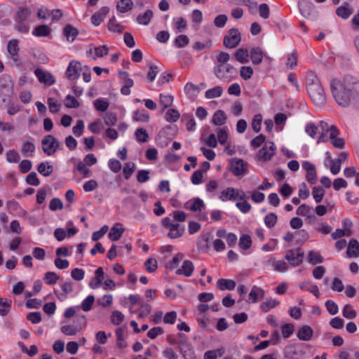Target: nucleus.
<instances>
[{
    "label": "nucleus",
    "instance_id": "nucleus-1",
    "mask_svg": "<svg viewBox=\"0 0 359 359\" xmlns=\"http://www.w3.org/2000/svg\"><path fill=\"white\" fill-rule=\"evenodd\" d=\"M330 86L336 102L342 107H347L359 91V80L346 75L341 79H333Z\"/></svg>",
    "mask_w": 359,
    "mask_h": 359
},
{
    "label": "nucleus",
    "instance_id": "nucleus-2",
    "mask_svg": "<svg viewBox=\"0 0 359 359\" xmlns=\"http://www.w3.org/2000/svg\"><path fill=\"white\" fill-rule=\"evenodd\" d=\"M305 132L313 139L318 137V143L330 142L337 149H342L344 147V141L339 137V131L337 126L325 121H320L317 123H308L305 127Z\"/></svg>",
    "mask_w": 359,
    "mask_h": 359
},
{
    "label": "nucleus",
    "instance_id": "nucleus-3",
    "mask_svg": "<svg viewBox=\"0 0 359 359\" xmlns=\"http://www.w3.org/2000/svg\"><path fill=\"white\" fill-rule=\"evenodd\" d=\"M216 77L224 83H229L235 79V69L230 65L219 64L214 67Z\"/></svg>",
    "mask_w": 359,
    "mask_h": 359
},
{
    "label": "nucleus",
    "instance_id": "nucleus-4",
    "mask_svg": "<svg viewBox=\"0 0 359 359\" xmlns=\"http://www.w3.org/2000/svg\"><path fill=\"white\" fill-rule=\"evenodd\" d=\"M307 90L313 100L317 106L322 105L325 101V93L324 88L319 83H313L307 87Z\"/></svg>",
    "mask_w": 359,
    "mask_h": 359
},
{
    "label": "nucleus",
    "instance_id": "nucleus-5",
    "mask_svg": "<svg viewBox=\"0 0 359 359\" xmlns=\"http://www.w3.org/2000/svg\"><path fill=\"white\" fill-rule=\"evenodd\" d=\"M245 198L246 194L243 190L233 187L225 189L221 192L219 196V199L222 201H236L237 199L245 200Z\"/></svg>",
    "mask_w": 359,
    "mask_h": 359
},
{
    "label": "nucleus",
    "instance_id": "nucleus-6",
    "mask_svg": "<svg viewBox=\"0 0 359 359\" xmlns=\"http://www.w3.org/2000/svg\"><path fill=\"white\" fill-rule=\"evenodd\" d=\"M19 40L16 39H10L7 43V52L10 60L12 61L14 65L18 66L20 65L19 52Z\"/></svg>",
    "mask_w": 359,
    "mask_h": 359
},
{
    "label": "nucleus",
    "instance_id": "nucleus-7",
    "mask_svg": "<svg viewBox=\"0 0 359 359\" xmlns=\"http://www.w3.org/2000/svg\"><path fill=\"white\" fill-rule=\"evenodd\" d=\"M229 168L235 176H243L247 173L248 163L242 158H231Z\"/></svg>",
    "mask_w": 359,
    "mask_h": 359
},
{
    "label": "nucleus",
    "instance_id": "nucleus-8",
    "mask_svg": "<svg viewBox=\"0 0 359 359\" xmlns=\"http://www.w3.org/2000/svg\"><path fill=\"white\" fill-rule=\"evenodd\" d=\"M241 35L238 29H229L224 38V45L228 48L236 47L241 42Z\"/></svg>",
    "mask_w": 359,
    "mask_h": 359
},
{
    "label": "nucleus",
    "instance_id": "nucleus-9",
    "mask_svg": "<svg viewBox=\"0 0 359 359\" xmlns=\"http://www.w3.org/2000/svg\"><path fill=\"white\" fill-rule=\"evenodd\" d=\"M13 93V83L8 77L0 79V97L4 102L9 98Z\"/></svg>",
    "mask_w": 359,
    "mask_h": 359
},
{
    "label": "nucleus",
    "instance_id": "nucleus-10",
    "mask_svg": "<svg viewBox=\"0 0 359 359\" xmlns=\"http://www.w3.org/2000/svg\"><path fill=\"white\" fill-rule=\"evenodd\" d=\"M59 147V142L53 135H47L42 140L43 150L48 156L53 155Z\"/></svg>",
    "mask_w": 359,
    "mask_h": 359
},
{
    "label": "nucleus",
    "instance_id": "nucleus-11",
    "mask_svg": "<svg viewBox=\"0 0 359 359\" xmlns=\"http://www.w3.org/2000/svg\"><path fill=\"white\" fill-rule=\"evenodd\" d=\"M304 252L300 249H292L287 251L285 258L292 266H297L303 262Z\"/></svg>",
    "mask_w": 359,
    "mask_h": 359
},
{
    "label": "nucleus",
    "instance_id": "nucleus-12",
    "mask_svg": "<svg viewBox=\"0 0 359 359\" xmlns=\"http://www.w3.org/2000/svg\"><path fill=\"white\" fill-rule=\"evenodd\" d=\"M82 70L81 64L76 60H72L67 69L66 75L72 81H76Z\"/></svg>",
    "mask_w": 359,
    "mask_h": 359
},
{
    "label": "nucleus",
    "instance_id": "nucleus-13",
    "mask_svg": "<svg viewBox=\"0 0 359 359\" xmlns=\"http://www.w3.org/2000/svg\"><path fill=\"white\" fill-rule=\"evenodd\" d=\"M60 287L62 292L55 290V294L60 302L65 301L68 295L74 291L73 283L71 280L61 281Z\"/></svg>",
    "mask_w": 359,
    "mask_h": 359
},
{
    "label": "nucleus",
    "instance_id": "nucleus-14",
    "mask_svg": "<svg viewBox=\"0 0 359 359\" xmlns=\"http://www.w3.org/2000/svg\"><path fill=\"white\" fill-rule=\"evenodd\" d=\"M34 74L40 83L46 86H51L55 83V80L53 74L48 72L37 68L34 71Z\"/></svg>",
    "mask_w": 359,
    "mask_h": 359
},
{
    "label": "nucleus",
    "instance_id": "nucleus-15",
    "mask_svg": "<svg viewBox=\"0 0 359 359\" xmlns=\"http://www.w3.org/2000/svg\"><path fill=\"white\" fill-rule=\"evenodd\" d=\"M184 207L185 209L192 212H201L205 209V204L201 198H195L186 202Z\"/></svg>",
    "mask_w": 359,
    "mask_h": 359
},
{
    "label": "nucleus",
    "instance_id": "nucleus-16",
    "mask_svg": "<svg viewBox=\"0 0 359 359\" xmlns=\"http://www.w3.org/2000/svg\"><path fill=\"white\" fill-rule=\"evenodd\" d=\"M109 8L107 6L102 7L97 12L91 17V23L95 26H99L109 13Z\"/></svg>",
    "mask_w": 359,
    "mask_h": 359
},
{
    "label": "nucleus",
    "instance_id": "nucleus-17",
    "mask_svg": "<svg viewBox=\"0 0 359 359\" xmlns=\"http://www.w3.org/2000/svg\"><path fill=\"white\" fill-rule=\"evenodd\" d=\"M264 290L256 285L252 286L249 294L248 302L255 304L257 302L259 298H263L264 297Z\"/></svg>",
    "mask_w": 359,
    "mask_h": 359
},
{
    "label": "nucleus",
    "instance_id": "nucleus-18",
    "mask_svg": "<svg viewBox=\"0 0 359 359\" xmlns=\"http://www.w3.org/2000/svg\"><path fill=\"white\" fill-rule=\"evenodd\" d=\"M134 2L133 0H118L116 8L118 13L123 14L133 10Z\"/></svg>",
    "mask_w": 359,
    "mask_h": 359
},
{
    "label": "nucleus",
    "instance_id": "nucleus-19",
    "mask_svg": "<svg viewBox=\"0 0 359 359\" xmlns=\"http://www.w3.org/2000/svg\"><path fill=\"white\" fill-rule=\"evenodd\" d=\"M201 88L192 83H187L184 86V93L191 100H194L198 95Z\"/></svg>",
    "mask_w": 359,
    "mask_h": 359
},
{
    "label": "nucleus",
    "instance_id": "nucleus-20",
    "mask_svg": "<svg viewBox=\"0 0 359 359\" xmlns=\"http://www.w3.org/2000/svg\"><path fill=\"white\" fill-rule=\"evenodd\" d=\"M276 146L272 142H266L259 151L258 157H273L275 155Z\"/></svg>",
    "mask_w": 359,
    "mask_h": 359
},
{
    "label": "nucleus",
    "instance_id": "nucleus-21",
    "mask_svg": "<svg viewBox=\"0 0 359 359\" xmlns=\"http://www.w3.org/2000/svg\"><path fill=\"white\" fill-rule=\"evenodd\" d=\"M194 269V266L193 262L190 260H185L183 262L182 267L176 271V274H183L186 277H189L191 276Z\"/></svg>",
    "mask_w": 359,
    "mask_h": 359
},
{
    "label": "nucleus",
    "instance_id": "nucleus-22",
    "mask_svg": "<svg viewBox=\"0 0 359 359\" xmlns=\"http://www.w3.org/2000/svg\"><path fill=\"white\" fill-rule=\"evenodd\" d=\"M104 271L102 267H99L95 271V277L89 283L90 287L92 289H96L100 286L104 279Z\"/></svg>",
    "mask_w": 359,
    "mask_h": 359
},
{
    "label": "nucleus",
    "instance_id": "nucleus-23",
    "mask_svg": "<svg viewBox=\"0 0 359 359\" xmlns=\"http://www.w3.org/2000/svg\"><path fill=\"white\" fill-rule=\"evenodd\" d=\"M313 331L309 325L302 326L297 332V337L302 341H309L312 338Z\"/></svg>",
    "mask_w": 359,
    "mask_h": 359
},
{
    "label": "nucleus",
    "instance_id": "nucleus-24",
    "mask_svg": "<svg viewBox=\"0 0 359 359\" xmlns=\"http://www.w3.org/2000/svg\"><path fill=\"white\" fill-rule=\"evenodd\" d=\"M184 226L180 224L175 223L169 229V232L168 233V237L170 238H177L182 236L184 232Z\"/></svg>",
    "mask_w": 359,
    "mask_h": 359
},
{
    "label": "nucleus",
    "instance_id": "nucleus-25",
    "mask_svg": "<svg viewBox=\"0 0 359 359\" xmlns=\"http://www.w3.org/2000/svg\"><path fill=\"white\" fill-rule=\"evenodd\" d=\"M346 254L350 257H359V243L357 240L354 238L350 240Z\"/></svg>",
    "mask_w": 359,
    "mask_h": 359
},
{
    "label": "nucleus",
    "instance_id": "nucleus-26",
    "mask_svg": "<svg viewBox=\"0 0 359 359\" xmlns=\"http://www.w3.org/2000/svg\"><path fill=\"white\" fill-rule=\"evenodd\" d=\"M236 287V282L231 279L220 278L217 282V287L220 290H233Z\"/></svg>",
    "mask_w": 359,
    "mask_h": 359
},
{
    "label": "nucleus",
    "instance_id": "nucleus-27",
    "mask_svg": "<svg viewBox=\"0 0 359 359\" xmlns=\"http://www.w3.org/2000/svg\"><path fill=\"white\" fill-rule=\"evenodd\" d=\"M153 11L150 9L147 10L143 13H140L137 17V22L139 25L147 26L149 24L153 18Z\"/></svg>",
    "mask_w": 359,
    "mask_h": 359
},
{
    "label": "nucleus",
    "instance_id": "nucleus-28",
    "mask_svg": "<svg viewBox=\"0 0 359 359\" xmlns=\"http://www.w3.org/2000/svg\"><path fill=\"white\" fill-rule=\"evenodd\" d=\"M174 101V97L169 93L159 94V103L163 107L162 111L172 106Z\"/></svg>",
    "mask_w": 359,
    "mask_h": 359
},
{
    "label": "nucleus",
    "instance_id": "nucleus-29",
    "mask_svg": "<svg viewBox=\"0 0 359 359\" xmlns=\"http://www.w3.org/2000/svg\"><path fill=\"white\" fill-rule=\"evenodd\" d=\"M123 231L124 229L122 227V224L117 223L111 229L109 237L112 241H117L121 237Z\"/></svg>",
    "mask_w": 359,
    "mask_h": 359
},
{
    "label": "nucleus",
    "instance_id": "nucleus-30",
    "mask_svg": "<svg viewBox=\"0 0 359 359\" xmlns=\"http://www.w3.org/2000/svg\"><path fill=\"white\" fill-rule=\"evenodd\" d=\"M224 89L222 86H217L212 88L208 89L205 93V97L206 99L217 98L222 95Z\"/></svg>",
    "mask_w": 359,
    "mask_h": 359
},
{
    "label": "nucleus",
    "instance_id": "nucleus-31",
    "mask_svg": "<svg viewBox=\"0 0 359 359\" xmlns=\"http://www.w3.org/2000/svg\"><path fill=\"white\" fill-rule=\"evenodd\" d=\"M250 56L254 65H259L262 62L263 53L259 47L252 48L250 50Z\"/></svg>",
    "mask_w": 359,
    "mask_h": 359
},
{
    "label": "nucleus",
    "instance_id": "nucleus-32",
    "mask_svg": "<svg viewBox=\"0 0 359 359\" xmlns=\"http://www.w3.org/2000/svg\"><path fill=\"white\" fill-rule=\"evenodd\" d=\"M150 119L149 113L144 109H137L133 112V120L138 122L147 123Z\"/></svg>",
    "mask_w": 359,
    "mask_h": 359
},
{
    "label": "nucleus",
    "instance_id": "nucleus-33",
    "mask_svg": "<svg viewBox=\"0 0 359 359\" xmlns=\"http://www.w3.org/2000/svg\"><path fill=\"white\" fill-rule=\"evenodd\" d=\"M336 13L339 17L346 20L352 14V9L348 4L341 5L337 8Z\"/></svg>",
    "mask_w": 359,
    "mask_h": 359
},
{
    "label": "nucleus",
    "instance_id": "nucleus-34",
    "mask_svg": "<svg viewBox=\"0 0 359 359\" xmlns=\"http://www.w3.org/2000/svg\"><path fill=\"white\" fill-rule=\"evenodd\" d=\"M226 116L224 111L222 110H217L215 112L212 118V123L215 126H223L226 123Z\"/></svg>",
    "mask_w": 359,
    "mask_h": 359
},
{
    "label": "nucleus",
    "instance_id": "nucleus-35",
    "mask_svg": "<svg viewBox=\"0 0 359 359\" xmlns=\"http://www.w3.org/2000/svg\"><path fill=\"white\" fill-rule=\"evenodd\" d=\"M300 289L313 293L316 297H320L318 287L316 285L311 284L309 281H304L299 285Z\"/></svg>",
    "mask_w": 359,
    "mask_h": 359
},
{
    "label": "nucleus",
    "instance_id": "nucleus-36",
    "mask_svg": "<svg viewBox=\"0 0 359 359\" xmlns=\"http://www.w3.org/2000/svg\"><path fill=\"white\" fill-rule=\"evenodd\" d=\"M307 262L311 264L316 265L322 263L323 258L319 252L311 250L307 254Z\"/></svg>",
    "mask_w": 359,
    "mask_h": 359
},
{
    "label": "nucleus",
    "instance_id": "nucleus-37",
    "mask_svg": "<svg viewBox=\"0 0 359 359\" xmlns=\"http://www.w3.org/2000/svg\"><path fill=\"white\" fill-rule=\"evenodd\" d=\"M235 57L237 61L242 64L248 62L250 54L247 49L239 48L235 52Z\"/></svg>",
    "mask_w": 359,
    "mask_h": 359
},
{
    "label": "nucleus",
    "instance_id": "nucleus-38",
    "mask_svg": "<svg viewBox=\"0 0 359 359\" xmlns=\"http://www.w3.org/2000/svg\"><path fill=\"white\" fill-rule=\"evenodd\" d=\"M50 32L51 30L48 25H42L36 27L32 31V34L36 37L47 36Z\"/></svg>",
    "mask_w": 359,
    "mask_h": 359
},
{
    "label": "nucleus",
    "instance_id": "nucleus-39",
    "mask_svg": "<svg viewBox=\"0 0 359 359\" xmlns=\"http://www.w3.org/2000/svg\"><path fill=\"white\" fill-rule=\"evenodd\" d=\"M95 302V297L92 294L88 295L84 299L80 306H77V309H81L85 312H88L91 310L93 304Z\"/></svg>",
    "mask_w": 359,
    "mask_h": 359
},
{
    "label": "nucleus",
    "instance_id": "nucleus-40",
    "mask_svg": "<svg viewBox=\"0 0 359 359\" xmlns=\"http://www.w3.org/2000/svg\"><path fill=\"white\" fill-rule=\"evenodd\" d=\"M79 34L78 30L70 25L64 28V35L69 41H74Z\"/></svg>",
    "mask_w": 359,
    "mask_h": 359
},
{
    "label": "nucleus",
    "instance_id": "nucleus-41",
    "mask_svg": "<svg viewBox=\"0 0 359 359\" xmlns=\"http://www.w3.org/2000/svg\"><path fill=\"white\" fill-rule=\"evenodd\" d=\"M31 14V11L27 8H20L15 13V22L26 21Z\"/></svg>",
    "mask_w": 359,
    "mask_h": 359
},
{
    "label": "nucleus",
    "instance_id": "nucleus-42",
    "mask_svg": "<svg viewBox=\"0 0 359 359\" xmlns=\"http://www.w3.org/2000/svg\"><path fill=\"white\" fill-rule=\"evenodd\" d=\"M180 117V113L175 109H169L165 114V119L170 123L177 122Z\"/></svg>",
    "mask_w": 359,
    "mask_h": 359
},
{
    "label": "nucleus",
    "instance_id": "nucleus-43",
    "mask_svg": "<svg viewBox=\"0 0 359 359\" xmlns=\"http://www.w3.org/2000/svg\"><path fill=\"white\" fill-rule=\"evenodd\" d=\"M325 165L326 166L330 165V172L333 175H337L341 170V159L336 158L334 160L326 161Z\"/></svg>",
    "mask_w": 359,
    "mask_h": 359
},
{
    "label": "nucleus",
    "instance_id": "nucleus-44",
    "mask_svg": "<svg viewBox=\"0 0 359 359\" xmlns=\"http://www.w3.org/2000/svg\"><path fill=\"white\" fill-rule=\"evenodd\" d=\"M35 151V146L32 142H23L21 147V152L25 156H32Z\"/></svg>",
    "mask_w": 359,
    "mask_h": 359
},
{
    "label": "nucleus",
    "instance_id": "nucleus-45",
    "mask_svg": "<svg viewBox=\"0 0 359 359\" xmlns=\"http://www.w3.org/2000/svg\"><path fill=\"white\" fill-rule=\"evenodd\" d=\"M53 168L48 162H43L38 166V171L43 176H49L53 172Z\"/></svg>",
    "mask_w": 359,
    "mask_h": 359
},
{
    "label": "nucleus",
    "instance_id": "nucleus-46",
    "mask_svg": "<svg viewBox=\"0 0 359 359\" xmlns=\"http://www.w3.org/2000/svg\"><path fill=\"white\" fill-rule=\"evenodd\" d=\"M296 213L300 216L311 217L313 215V208L303 204L298 207Z\"/></svg>",
    "mask_w": 359,
    "mask_h": 359
},
{
    "label": "nucleus",
    "instance_id": "nucleus-47",
    "mask_svg": "<svg viewBox=\"0 0 359 359\" xmlns=\"http://www.w3.org/2000/svg\"><path fill=\"white\" fill-rule=\"evenodd\" d=\"M278 304H279L278 301H277L276 299H274L269 298V299H266L264 302H263L261 304L260 308L263 311L267 312L271 309L276 307Z\"/></svg>",
    "mask_w": 359,
    "mask_h": 359
},
{
    "label": "nucleus",
    "instance_id": "nucleus-48",
    "mask_svg": "<svg viewBox=\"0 0 359 359\" xmlns=\"http://www.w3.org/2000/svg\"><path fill=\"white\" fill-rule=\"evenodd\" d=\"M11 299H0V315L5 316L9 312L11 308Z\"/></svg>",
    "mask_w": 359,
    "mask_h": 359
},
{
    "label": "nucleus",
    "instance_id": "nucleus-49",
    "mask_svg": "<svg viewBox=\"0 0 359 359\" xmlns=\"http://www.w3.org/2000/svg\"><path fill=\"white\" fill-rule=\"evenodd\" d=\"M325 190L320 187H314L312 189V196L316 203H320L324 197Z\"/></svg>",
    "mask_w": 359,
    "mask_h": 359
},
{
    "label": "nucleus",
    "instance_id": "nucleus-50",
    "mask_svg": "<svg viewBox=\"0 0 359 359\" xmlns=\"http://www.w3.org/2000/svg\"><path fill=\"white\" fill-rule=\"evenodd\" d=\"M93 105L99 111H105L109 107V102L106 99L99 98L93 102Z\"/></svg>",
    "mask_w": 359,
    "mask_h": 359
},
{
    "label": "nucleus",
    "instance_id": "nucleus-51",
    "mask_svg": "<svg viewBox=\"0 0 359 359\" xmlns=\"http://www.w3.org/2000/svg\"><path fill=\"white\" fill-rule=\"evenodd\" d=\"M342 316L347 319H354L357 316V312L350 304H346L342 309Z\"/></svg>",
    "mask_w": 359,
    "mask_h": 359
},
{
    "label": "nucleus",
    "instance_id": "nucleus-52",
    "mask_svg": "<svg viewBox=\"0 0 359 359\" xmlns=\"http://www.w3.org/2000/svg\"><path fill=\"white\" fill-rule=\"evenodd\" d=\"M61 331L65 335H74L81 331L80 327H75V325H64L61 327Z\"/></svg>",
    "mask_w": 359,
    "mask_h": 359
},
{
    "label": "nucleus",
    "instance_id": "nucleus-53",
    "mask_svg": "<svg viewBox=\"0 0 359 359\" xmlns=\"http://www.w3.org/2000/svg\"><path fill=\"white\" fill-rule=\"evenodd\" d=\"M240 76L241 77L245 80H249L252 76L253 75V69L250 66H243L240 68Z\"/></svg>",
    "mask_w": 359,
    "mask_h": 359
},
{
    "label": "nucleus",
    "instance_id": "nucleus-54",
    "mask_svg": "<svg viewBox=\"0 0 359 359\" xmlns=\"http://www.w3.org/2000/svg\"><path fill=\"white\" fill-rule=\"evenodd\" d=\"M47 104L50 111L53 114L57 113L60 110L61 104L53 97H48Z\"/></svg>",
    "mask_w": 359,
    "mask_h": 359
},
{
    "label": "nucleus",
    "instance_id": "nucleus-55",
    "mask_svg": "<svg viewBox=\"0 0 359 359\" xmlns=\"http://www.w3.org/2000/svg\"><path fill=\"white\" fill-rule=\"evenodd\" d=\"M64 104L67 108H77L79 107V102L74 96L67 95L64 100Z\"/></svg>",
    "mask_w": 359,
    "mask_h": 359
},
{
    "label": "nucleus",
    "instance_id": "nucleus-56",
    "mask_svg": "<svg viewBox=\"0 0 359 359\" xmlns=\"http://www.w3.org/2000/svg\"><path fill=\"white\" fill-rule=\"evenodd\" d=\"M262 116L260 114H257L254 116L252 120V128L255 133H259L262 128Z\"/></svg>",
    "mask_w": 359,
    "mask_h": 359
},
{
    "label": "nucleus",
    "instance_id": "nucleus-57",
    "mask_svg": "<svg viewBox=\"0 0 359 359\" xmlns=\"http://www.w3.org/2000/svg\"><path fill=\"white\" fill-rule=\"evenodd\" d=\"M59 279L60 276L55 272L49 271L44 275V280L48 285H54Z\"/></svg>",
    "mask_w": 359,
    "mask_h": 359
},
{
    "label": "nucleus",
    "instance_id": "nucleus-58",
    "mask_svg": "<svg viewBox=\"0 0 359 359\" xmlns=\"http://www.w3.org/2000/svg\"><path fill=\"white\" fill-rule=\"evenodd\" d=\"M252 245V239L249 235L244 234L241 236L239 240V246L243 250H248Z\"/></svg>",
    "mask_w": 359,
    "mask_h": 359
},
{
    "label": "nucleus",
    "instance_id": "nucleus-59",
    "mask_svg": "<svg viewBox=\"0 0 359 359\" xmlns=\"http://www.w3.org/2000/svg\"><path fill=\"white\" fill-rule=\"evenodd\" d=\"M113 302V296L111 294H104L97 299V304L104 308L110 306Z\"/></svg>",
    "mask_w": 359,
    "mask_h": 359
},
{
    "label": "nucleus",
    "instance_id": "nucleus-60",
    "mask_svg": "<svg viewBox=\"0 0 359 359\" xmlns=\"http://www.w3.org/2000/svg\"><path fill=\"white\" fill-rule=\"evenodd\" d=\"M136 139L140 142H145L147 141L149 135L144 128H137L135 133Z\"/></svg>",
    "mask_w": 359,
    "mask_h": 359
},
{
    "label": "nucleus",
    "instance_id": "nucleus-61",
    "mask_svg": "<svg viewBox=\"0 0 359 359\" xmlns=\"http://www.w3.org/2000/svg\"><path fill=\"white\" fill-rule=\"evenodd\" d=\"M108 28L113 32H121L123 30V26L116 21L114 17L110 19L108 24Z\"/></svg>",
    "mask_w": 359,
    "mask_h": 359
},
{
    "label": "nucleus",
    "instance_id": "nucleus-62",
    "mask_svg": "<svg viewBox=\"0 0 359 359\" xmlns=\"http://www.w3.org/2000/svg\"><path fill=\"white\" fill-rule=\"evenodd\" d=\"M325 306L327 311L331 315H335L339 312V307L337 304L332 300H327L325 303Z\"/></svg>",
    "mask_w": 359,
    "mask_h": 359
},
{
    "label": "nucleus",
    "instance_id": "nucleus-63",
    "mask_svg": "<svg viewBox=\"0 0 359 359\" xmlns=\"http://www.w3.org/2000/svg\"><path fill=\"white\" fill-rule=\"evenodd\" d=\"M124 319L123 314L118 311H114L111 313V321L114 325H120Z\"/></svg>",
    "mask_w": 359,
    "mask_h": 359
},
{
    "label": "nucleus",
    "instance_id": "nucleus-64",
    "mask_svg": "<svg viewBox=\"0 0 359 359\" xmlns=\"http://www.w3.org/2000/svg\"><path fill=\"white\" fill-rule=\"evenodd\" d=\"M277 215L274 213H270L265 216L264 223L269 228H272L277 222Z\"/></svg>",
    "mask_w": 359,
    "mask_h": 359
}]
</instances>
